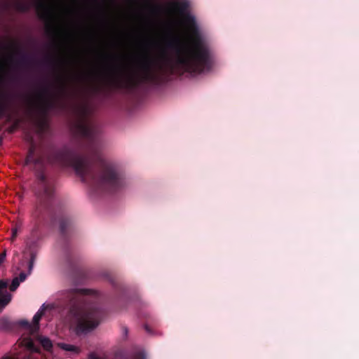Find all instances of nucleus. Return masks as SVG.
I'll use <instances>...</instances> for the list:
<instances>
[{"mask_svg": "<svg viewBox=\"0 0 359 359\" xmlns=\"http://www.w3.org/2000/svg\"><path fill=\"white\" fill-rule=\"evenodd\" d=\"M77 133L85 140V148L64 146L53 149L48 155L50 163L60 167H72L81 181L102 191H113L123 186V179L112 163L105 161L100 153L98 130L90 120L88 104L76 107Z\"/></svg>", "mask_w": 359, "mask_h": 359, "instance_id": "f257e3e1", "label": "nucleus"}, {"mask_svg": "<svg viewBox=\"0 0 359 359\" xmlns=\"http://www.w3.org/2000/svg\"><path fill=\"white\" fill-rule=\"evenodd\" d=\"M175 1L170 6L182 16L189 33V43H182L176 36L166 41V49L174 51L175 57H169L163 50V65L170 74H200L208 72L212 66L210 49L200 32L195 17L188 12L189 4L187 0Z\"/></svg>", "mask_w": 359, "mask_h": 359, "instance_id": "f03ea898", "label": "nucleus"}, {"mask_svg": "<svg viewBox=\"0 0 359 359\" xmlns=\"http://www.w3.org/2000/svg\"><path fill=\"white\" fill-rule=\"evenodd\" d=\"M38 182L35 190L36 203L32 213L33 229L32 233L36 236L42 225H53L57 219L59 221L60 232L65 238L68 228L72 225L71 218L66 215L57 213L55 207V187L52 180L40 172L37 176Z\"/></svg>", "mask_w": 359, "mask_h": 359, "instance_id": "7ed1b4c3", "label": "nucleus"}, {"mask_svg": "<svg viewBox=\"0 0 359 359\" xmlns=\"http://www.w3.org/2000/svg\"><path fill=\"white\" fill-rule=\"evenodd\" d=\"M94 293L88 289H72L67 294L71 312L74 313L77 334L94 330L104 317V311L97 304L83 305L87 302L86 296Z\"/></svg>", "mask_w": 359, "mask_h": 359, "instance_id": "20e7f679", "label": "nucleus"}, {"mask_svg": "<svg viewBox=\"0 0 359 359\" xmlns=\"http://www.w3.org/2000/svg\"><path fill=\"white\" fill-rule=\"evenodd\" d=\"M76 93H70L67 85L62 81L55 93H50L48 88L43 87L37 97L39 100V108L41 112L46 114L53 109H63L67 102L74 98Z\"/></svg>", "mask_w": 359, "mask_h": 359, "instance_id": "39448f33", "label": "nucleus"}, {"mask_svg": "<svg viewBox=\"0 0 359 359\" xmlns=\"http://www.w3.org/2000/svg\"><path fill=\"white\" fill-rule=\"evenodd\" d=\"M156 61L149 54H145L139 60L138 67L140 71L137 78L132 79L130 83L136 86L140 83H147L153 85H158L161 81V75L159 70L162 69V65L157 68Z\"/></svg>", "mask_w": 359, "mask_h": 359, "instance_id": "423d86ee", "label": "nucleus"}, {"mask_svg": "<svg viewBox=\"0 0 359 359\" xmlns=\"http://www.w3.org/2000/svg\"><path fill=\"white\" fill-rule=\"evenodd\" d=\"M36 2V11L41 20L47 22L46 32L50 36L57 37L61 34L60 29L55 23V15L52 9L48 6L45 0H34Z\"/></svg>", "mask_w": 359, "mask_h": 359, "instance_id": "0eeeda50", "label": "nucleus"}, {"mask_svg": "<svg viewBox=\"0 0 359 359\" xmlns=\"http://www.w3.org/2000/svg\"><path fill=\"white\" fill-rule=\"evenodd\" d=\"M8 282L0 280V310H2L11 301V294L8 292Z\"/></svg>", "mask_w": 359, "mask_h": 359, "instance_id": "6e6552de", "label": "nucleus"}, {"mask_svg": "<svg viewBox=\"0 0 359 359\" xmlns=\"http://www.w3.org/2000/svg\"><path fill=\"white\" fill-rule=\"evenodd\" d=\"M4 48H6V46ZM8 48V46H6V48ZM9 48H13L16 54L20 55V60L16 62L18 65H28L33 61V60L29 55L21 51L19 46L15 43H11L9 46Z\"/></svg>", "mask_w": 359, "mask_h": 359, "instance_id": "1a4fd4ad", "label": "nucleus"}, {"mask_svg": "<svg viewBox=\"0 0 359 359\" xmlns=\"http://www.w3.org/2000/svg\"><path fill=\"white\" fill-rule=\"evenodd\" d=\"M35 151H36V145L34 142L33 139L30 138V147L28 150V153L27 155V157L25 158V165H29V164H39L41 161L40 158L35 157Z\"/></svg>", "mask_w": 359, "mask_h": 359, "instance_id": "9d476101", "label": "nucleus"}, {"mask_svg": "<svg viewBox=\"0 0 359 359\" xmlns=\"http://www.w3.org/2000/svg\"><path fill=\"white\" fill-rule=\"evenodd\" d=\"M44 313L43 309H39L34 316L32 320V327L31 328V334H34L39 330V321Z\"/></svg>", "mask_w": 359, "mask_h": 359, "instance_id": "9b49d317", "label": "nucleus"}, {"mask_svg": "<svg viewBox=\"0 0 359 359\" xmlns=\"http://www.w3.org/2000/svg\"><path fill=\"white\" fill-rule=\"evenodd\" d=\"M123 69L120 65H113L109 69V76L112 81H117L122 74Z\"/></svg>", "mask_w": 359, "mask_h": 359, "instance_id": "f8f14e48", "label": "nucleus"}, {"mask_svg": "<svg viewBox=\"0 0 359 359\" xmlns=\"http://www.w3.org/2000/svg\"><path fill=\"white\" fill-rule=\"evenodd\" d=\"M9 106L8 96L7 94L0 93V115H3Z\"/></svg>", "mask_w": 359, "mask_h": 359, "instance_id": "ddd939ff", "label": "nucleus"}, {"mask_svg": "<svg viewBox=\"0 0 359 359\" xmlns=\"http://www.w3.org/2000/svg\"><path fill=\"white\" fill-rule=\"evenodd\" d=\"M15 323L11 322L8 318H1L0 319V327L6 330H11L15 327Z\"/></svg>", "mask_w": 359, "mask_h": 359, "instance_id": "4468645a", "label": "nucleus"}, {"mask_svg": "<svg viewBox=\"0 0 359 359\" xmlns=\"http://www.w3.org/2000/svg\"><path fill=\"white\" fill-rule=\"evenodd\" d=\"M38 339L45 350H46L48 351H50L51 350V348L53 347V344H52L51 341L50 340V339H48V337H43L39 336L38 337Z\"/></svg>", "mask_w": 359, "mask_h": 359, "instance_id": "2eb2a0df", "label": "nucleus"}, {"mask_svg": "<svg viewBox=\"0 0 359 359\" xmlns=\"http://www.w3.org/2000/svg\"><path fill=\"white\" fill-rule=\"evenodd\" d=\"M58 346L62 350L68 351H73L75 353H79L80 351L78 347H76L74 345H71V344H65V343H59Z\"/></svg>", "mask_w": 359, "mask_h": 359, "instance_id": "dca6fc26", "label": "nucleus"}, {"mask_svg": "<svg viewBox=\"0 0 359 359\" xmlns=\"http://www.w3.org/2000/svg\"><path fill=\"white\" fill-rule=\"evenodd\" d=\"M125 359H145V354L142 351H138L126 357Z\"/></svg>", "mask_w": 359, "mask_h": 359, "instance_id": "f3484780", "label": "nucleus"}, {"mask_svg": "<svg viewBox=\"0 0 359 359\" xmlns=\"http://www.w3.org/2000/svg\"><path fill=\"white\" fill-rule=\"evenodd\" d=\"M16 8L18 11L21 12H27L29 10V6L22 1L16 2Z\"/></svg>", "mask_w": 359, "mask_h": 359, "instance_id": "a211bd4d", "label": "nucleus"}, {"mask_svg": "<svg viewBox=\"0 0 359 359\" xmlns=\"http://www.w3.org/2000/svg\"><path fill=\"white\" fill-rule=\"evenodd\" d=\"M15 325H18L20 327H25L27 330H28L31 332V328L32 327V325L29 323L27 320H19L15 323Z\"/></svg>", "mask_w": 359, "mask_h": 359, "instance_id": "6ab92c4d", "label": "nucleus"}, {"mask_svg": "<svg viewBox=\"0 0 359 359\" xmlns=\"http://www.w3.org/2000/svg\"><path fill=\"white\" fill-rule=\"evenodd\" d=\"M20 281L18 277L13 279L10 285V290L14 292L19 286Z\"/></svg>", "mask_w": 359, "mask_h": 359, "instance_id": "aec40b11", "label": "nucleus"}, {"mask_svg": "<svg viewBox=\"0 0 359 359\" xmlns=\"http://www.w3.org/2000/svg\"><path fill=\"white\" fill-rule=\"evenodd\" d=\"M26 346L31 350L36 351L34 341L30 339H26Z\"/></svg>", "mask_w": 359, "mask_h": 359, "instance_id": "412c9836", "label": "nucleus"}, {"mask_svg": "<svg viewBox=\"0 0 359 359\" xmlns=\"http://www.w3.org/2000/svg\"><path fill=\"white\" fill-rule=\"evenodd\" d=\"M34 259H35V255H34V254L33 252H32L31 253L30 261L29 262V271H31L32 267H33Z\"/></svg>", "mask_w": 359, "mask_h": 359, "instance_id": "4be33fe9", "label": "nucleus"}, {"mask_svg": "<svg viewBox=\"0 0 359 359\" xmlns=\"http://www.w3.org/2000/svg\"><path fill=\"white\" fill-rule=\"evenodd\" d=\"M89 88L93 93H97V92H98L100 90V86L97 84H92V85L90 86Z\"/></svg>", "mask_w": 359, "mask_h": 359, "instance_id": "5701e85b", "label": "nucleus"}, {"mask_svg": "<svg viewBox=\"0 0 359 359\" xmlns=\"http://www.w3.org/2000/svg\"><path fill=\"white\" fill-rule=\"evenodd\" d=\"M26 277H27V275L25 273H20L19 277H18V278H19V280L20 282H22L26 279Z\"/></svg>", "mask_w": 359, "mask_h": 359, "instance_id": "b1692460", "label": "nucleus"}, {"mask_svg": "<svg viewBox=\"0 0 359 359\" xmlns=\"http://www.w3.org/2000/svg\"><path fill=\"white\" fill-rule=\"evenodd\" d=\"M46 60L51 64H55L56 62V60L53 57H47Z\"/></svg>", "mask_w": 359, "mask_h": 359, "instance_id": "393cba45", "label": "nucleus"}, {"mask_svg": "<svg viewBox=\"0 0 359 359\" xmlns=\"http://www.w3.org/2000/svg\"><path fill=\"white\" fill-rule=\"evenodd\" d=\"M12 231L13 232H12V238H11V239L13 241L15 238V237L17 236V229H14L12 230Z\"/></svg>", "mask_w": 359, "mask_h": 359, "instance_id": "a878e982", "label": "nucleus"}, {"mask_svg": "<svg viewBox=\"0 0 359 359\" xmlns=\"http://www.w3.org/2000/svg\"><path fill=\"white\" fill-rule=\"evenodd\" d=\"M1 359H18V358H13V357H9V356H4Z\"/></svg>", "mask_w": 359, "mask_h": 359, "instance_id": "bb28decb", "label": "nucleus"}, {"mask_svg": "<svg viewBox=\"0 0 359 359\" xmlns=\"http://www.w3.org/2000/svg\"><path fill=\"white\" fill-rule=\"evenodd\" d=\"M144 328L147 332H150V329L147 325H144Z\"/></svg>", "mask_w": 359, "mask_h": 359, "instance_id": "cd10ccee", "label": "nucleus"}, {"mask_svg": "<svg viewBox=\"0 0 359 359\" xmlns=\"http://www.w3.org/2000/svg\"><path fill=\"white\" fill-rule=\"evenodd\" d=\"M90 359H100V358L97 357V356H95V355H91L90 357Z\"/></svg>", "mask_w": 359, "mask_h": 359, "instance_id": "c85d7f7f", "label": "nucleus"}, {"mask_svg": "<svg viewBox=\"0 0 359 359\" xmlns=\"http://www.w3.org/2000/svg\"><path fill=\"white\" fill-rule=\"evenodd\" d=\"M14 130H15L14 127L11 128L10 130V133H13L14 131Z\"/></svg>", "mask_w": 359, "mask_h": 359, "instance_id": "c756f323", "label": "nucleus"}]
</instances>
